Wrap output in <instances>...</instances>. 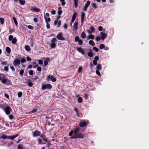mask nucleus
Returning <instances> with one entry per match:
<instances>
[{
    "label": "nucleus",
    "mask_w": 149,
    "mask_h": 149,
    "mask_svg": "<svg viewBox=\"0 0 149 149\" xmlns=\"http://www.w3.org/2000/svg\"><path fill=\"white\" fill-rule=\"evenodd\" d=\"M1 81V83L7 86L11 85L12 83L11 80L6 78V75L3 74H0V81Z\"/></svg>",
    "instance_id": "f257e3e1"
},
{
    "label": "nucleus",
    "mask_w": 149,
    "mask_h": 149,
    "mask_svg": "<svg viewBox=\"0 0 149 149\" xmlns=\"http://www.w3.org/2000/svg\"><path fill=\"white\" fill-rule=\"evenodd\" d=\"M84 135L80 133H78L70 137V139H76L77 138L83 139L84 138Z\"/></svg>",
    "instance_id": "f03ea898"
},
{
    "label": "nucleus",
    "mask_w": 149,
    "mask_h": 149,
    "mask_svg": "<svg viewBox=\"0 0 149 149\" xmlns=\"http://www.w3.org/2000/svg\"><path fill=\"white\" fill-rule=\"evenodd\" d=\"M57 40L55 38H52L51 40V43L50 45L51 48H55L56 47Z\"/></svg>",
    "instance_id": "7ed1b4c3"
},
{
    "label": "nucleus",
    "mask_w": 149,
    "mask_h": 149,
    "mask_svg": "<svg viewBox=\"0 0 149 149\" xmlns=\"http://www.w3.org/2000/svg\"><path fill=\"white\" fill-rule=\"evenodd\" d=\"M52 88V86L50 84H45L42 85L41 89L42 90L45 89H51Z\"/></svg>",
    "instance_id": "20e7f679"
},
{
    "label": "nucleus",
    "mask_w": 149,
    "mask_h": 149,
    "mask_svg": "<svg viewBox=\"0 0 149 149\" xmlns=\"http://www.w3.org/2000/svg\"><path fill=\"white\" fill-rule=\"evenodd\" d=\"M88 121L87 120V121H85V120H81L79 124V126L81 127H84L86 126L87 124L88 123Z\"/></svg>",
    "instance_id": "39448f33"
},
{
    "label": "nucleus",
    "mask_w": 149,
    "mask_h": 149,
    "mask_svg": "<svg viewBox=\"0 0 149 149\" xmlns=\"http://www.w3.org/2000/svg\"><path fill=\"white\" fill-rule=\"evenodd\" d=\"M46 80L48 81L51 80L53 82H55L56 81V79L54 76L49 75L47 76L46 78Z\"/></svg>",
    "instance_id": "423d86ee"
},
{
    "label": "nucleus",
    "mask_w": 149,
    "mask_h": 149,
    "mask_svg": "<svg viewBox=\"0 0 149 149\" xmlns=\"http://www.w3.org/2000/svg\"><path fill=\"white\" fill-rule=\"evenodd\" d=\"M4 110L7 115H9L10 114V112L12 111V109L10 107L7 106L5 108Z\"/></svg>",
    "instance_id": "0eeeda50"
},
{
    "label": "nucleus",
    "mask_w": 149,
    "mask_h": 149,
    "mask_svg": "<svg viewBox=\"0 0 149 149\" xmlns=\"http://www.w3.org/2000/svg\"><path fill=\"white\" fill-rule=\"evenodd\" d=\"M56 38L58 40H65V38L63 36V34L61 32H59L57 35Z\"/></svg>",
    "instance_id": "6e6552de"
},
{
    "label": "nucleus",
    "mask_w": 149,
    "mask_h": 149,
    "mask_svg": "<svg viewBox=\"0 0 149 149\" xmlns=\"http://www.w3.org/2000/svg\"><path fill=\"white\" fill-rule=\"evenodd\" d=\"M41 132H40L37 130H35L33 133V137H36L40 136Z\"/></svg>",
    "instance_id": "1a4fd4ad"
},
{
    "label": "nucleus",
    "mask_w": 149,
    "mask_h": 149,
    "mask_svg": "<svg viewBox=\"0 0 149 149\" xmlns=\"http://www.w3.org/2000/svg\"><path fill=\"white\" fill-rule=\"evenodd\" d=\"M20 60L17 59L14 60L13 62V65L15 67H16L20 65Z\"/></svg>",
    "instance_id": "9d476101"
},
{
    "label": "nucleus",
    "mask_w": 149,
    "mask_h": 149,
    "mask_svg": "<svg viewBox=\"0 0 149 149\" xmlns=\"http://www.w3.org/2000/svg\"><path fill=\"white\" fill-rule=\"evenodd\" d=\"M100 34L101 35V39L102 40H104L107 36V34L103 32H100Z\"/></svg>",
    "instance_id": "9b49d317"
},
{
    "label": "nucleus",
    "mask_w": 149,
    "mask_h": 149,
    "mask_svg": "<svg viewBox=\"0 0 149 149\" xmlns=\"http://www.w3.org/2000/svg\"><path fill=\"white\" fill-rule=\"evenodd\" d=\"M77 50L78 52L81 53L82 54L84 55L85 54L84 51L83 49L81 47H77Z\"/></svg>",
    "instance_id": "f8f14e48"
},
{
    "label": "nucleus",
    "mask_w": 149,
    "mask_h": 149,
    "mask_svg": "<svg viewBox=\"0 0 149 149\" xmlns=\"http://www.w3.org/2000/svg\"><path fill=\"white\" fill-rule=\"evenodd\" d=\"M85 15V14L84 12H82L81 14V24H83L84 21Z\"/></svg>",
    "instance_id": "ddd939ff"
},
{
    "label": "nucleus",
    "mask_w": 149,
    "mask_h": 149,
    "mask_svg": "<svg viewBox=\"0 0 149 149\" xmlns=\"http://www.w3.org/2000/svg\"><path fill=\"white\" fill-rule=\"evenodd\" d=\"M90 29L91 31L89 30H87V31L88 33L89 34H91L95 30V29L94 27L91 26L90 27Z\"/></svg>",
    "instance_id": "4468645a"
},
{
    "label": "nucleus",
    "mask_w": 149,
    "mask_h": 149,
    "mask_svg": "<svg viewBox=\"0 0 149 149\" xmlns=\"http://www.w3.org/2000/svg\"><path fill=\"white\" fill-rule=\"evenodd\" d=\"M18 135L19 134H17L16 135L10 136H8V139H10L11 140H13L15 138L17 137Z\"/></svg>",
    "instance_id": "2eb2a0df"
},
{
    "label": "nucleus",
    "mask_w": 149,
    "mask_h": 149,
    "mask_svg": "<svg viewBox=\"0 0 149 149\" xmlns=\"http://www.w3.org/2000/svg\"><path fill=\"white\" fill-rule=\"evenodd\" d=\"M30 10L32 11H34L35 12H39L40 11V10L38 8L34 7L31 8Z\"/></svg>",
    "instance_id": "dca6fc26"
},
{
    "label": "nucleus",
    "mask_w": 149,
    "mask_h": 149,
    "mask_svg": "<svg viewBox=\"0 0 149 149\" xmlns=\"http://www.w3.org/2000/svg\"><path fill=\"white\" fill-rule=\"evenodd\" d=\"M50 59V58H47L44 61V64L45 66H46L48 65V62Z\"/></svg>",
    "instance_id": "f3484780"
},
{
    "label": "nucleus",
    "mask_w": 149,
    "mask_h": 149,
    "mask_svg": "<svg viewBox=\"0 0 149 149\" xmlns=\"http://www.w3.org/2000/svg\"><path fill=\"white\" fill-rule=\"evenodd\" d=\"M80 130V128L79 127H78L75 129L73 130V132L74 135H75L77 133H79Z\"/></svg>",
    "instance_id": "a211bd4d"
},
{
    "label": "nucleus",
    "mask_w": 149,
    "mask_h": 149,
    "mask_svg": "<svg viewBox=\"0 0 149 149\" xmlns=\"http://www.w3.org/2000/svg\"><path fill=\"white\" fill-rule=\"evenodd\" d=\"M95 38V36L94 35H93L90 34L89 35L87 38V40H88L90 39H91V40H93Z\"/></svg>",
    "instance_id": "6ab92c4d"
},
{
    "label": "nucleus",
    "mask_w": 149,
    "mask_h": 149,
    "mask_svg": "<svg viewBox=\"0 0 149 149\" xmlns=\"http://www.w3.org/2000/svg\"><path fill=\"white\" fill-rule=\"evenodd\" d=\"M40 137L43 140L46 142H48V140L46 138V136H44L43 135H40Z\"/></svg>",
    "instance_id": "aec40b11"
},
{
    "label": "nucleus",
    "mask_w": 149,
    "mask_h": 149,
    "mask_svg": "<svg viewBox=\"0 0 149 149\" xmlns=\"http://www.w3.org/2000/svg\"><path fill=\"white\" fill-rule=\"evenodd\" d=\"M62 8L61 7H59L58 8V15H61L62 13V11L61 10Z\"/></svg>",
    "instance_id": "412c9836"
},
{
    "label": "nucleus",
    "mask_w": 149,
    "mask_h": 149,
    "mask_svg": "<svg viewBox=\"0 0 149 149\" xmlns=\"http://www.w3.org/2000/svg\"><path fill=\"white\" fill-rule=\"evenodd\" d=\"M27 82L28 85L30 87L32 86L33 85V84L31 82V80L30 79H27Z\"/></svg>",
    "instance_id": "4be33fe9"
},
{
    "label": "nucleus",
    "mask_w": 149,
    "mask_h": 149,
    "mask_svg": "<svg viewBox=\"0 0 149 149\" xmlns=\"http://www.w3.org/2000/svg\"><path fill=\"white\" fill-rule=\"evenodd\" d=\"M78 22H75L74 24L73 28L74 30H77L78 29Z\"/></svg>",
    "instance_id": "5701e85b"
},
{
    "label": "nucleus",
    "mask_w": 149,
    "mask_h": 149,
    "mask_svg": "<svg viewBox=\"0 0 149 149\" xmlns=\"http://www.w3.org/2000/svg\"><path fill=\"white\" fill-rule=\"evenodd\" d=\"M44 18L45 19L46 23H48L50 21L51 19L50 18H47L46 16L44 15Z\"/></svg>",
    "instance_id": "b1692460"
},
{
    "label": "nucleus",
    "mask_w": 149,
    "mask_h": 149,
    "mask_svg": "<svg viewBox=\"0 0 149 149\" xmlns=\"http://www.w3.org/2000/svg\"><path fill=\"white\" fill-rule=\"evenodd\" d=\"M25 49L26 51L29 52L31 50V48L28 45H26L25 46Z\"/></svg>",
    "instance_id": "393cba45"
},
{
    "label": "nucleus",
    "mask_w": 149,
    "mask_h": 149,
    "mask_svg": "<svg viewBox=\"0 0 149 149\" xmlns=\"http://www.w3.org/2000/svg\"><path fill=\"white\" fill-rule=\"evenodd\" d=\"M96 69L97 70H100L102 69V66L100 64H98L97 65Z\"/></svg>",
    "instance_id": "a878e982"
},
{
    "label": "nucleus",
    "mask_w": 149,
    "mask_h": 149,
    "mask_svg": "<svg viewBox=\"0 0 149 149\" xmlns=\"http://www.w3.org/2000/svg\"><path fill=\"white\" fill-rule=\"evenodd\" d=\"M91 1H88L85 4L84 6L86 8H88L90 4Z\"/></svg>",
    "instance_id": "bb28decb"
},
{
    "label": "nucleus",
    "mask_w": 149,
    "mask_h": 149,
    "mask_svg": "<svg viewBox=\"0 0 149 149\" xmlns=\"http://www.w3.org/2000/svg\"><path fill=\"white\" fill-rule=\"evenodd\" d=\"M33 68H35L38 66V64L36 62H33Z\"/></svg>",
    "instance_id": "cd10ccee"
},
{
    "label": "nucleus",
    "mask_w": 149,
    "mask_h": 149,
    "mask_svg": "<svg viewBox=\"0 0 149 149\" xmlns=\"http://www.w3.org/2000/svg\"><path fill=\"white\" fill-rule=\"evenodd\" d=\"M0 138L4 139H8V136L5 135H2L0 137Z\"/></svg>",
    "instance_id": "c85d7f7f"
},
{
    "label": "nucleus",
    "mask_w": 149,
    "mask_h": 149,
    "mask_svg": "<svg viewBox=\"0 0 149 149\" xmlns=\"http://www.w3.org/2000/svg\"><path fill=\"white\" fill-rule=\"evenodd\" d=\"M6 51L8 54H10L11 52L10 48L8 47H7L6 49Z\"/></svg>",
    "instance_id": "c756f323"
},
{
    "label": "nucleus",
    "mask_w": 149,
    "mask_h": 149,
    "mask_svg": "<svg viewBox=\"0 0 149 149\" xmlns=\"http://www.w3.org/2000/svg\"><path fill=\"white\" fill-rule=\"evenodd\" d=\"M74 111L76 112L77 115L79 117L80 115L78 109L76 107H75L74 108Z\"/></svg>",
    "instance_id": "7c9ffc66"
},
{
    "label": "nucleus",
    "mask_w": 149,
    "mask_h": 149,
    "mask_svg": "<svg viewBox=\"0 0 149 149\" xmlns=\"http://www.w3.org/2000/svg\"><path fill=\"white\" fill-rule=\"evenodd\" d=\"M13 18L15 24L16 26H17L18 25V22L16 18L15 17H13Z\"/></svg>",
    "instance_id": "2f4dec72"
},
{
    "label": "nucleus",
    "mask_w": 149,
    "mask_h": 149,
    "mask_svg": "<svg viewBox=\"0 0 149 149\" xmlns=\"http://www.w3.org/2000/svg\"><path fill=\"white\" fill-rule=\"evenodd\" d=\"M89 44L90 45H91L92 46H94L95 45V43L92 40H90V41H89Z\"/></svg>",
    "instance_id": "473e14b6"
},
{
    "label": "nucleus",
    "mask_w": 149,
    "mask_h": 149,
    "mask_svg": "<svg viewBox=\"0 0 149 149\" xmlns=\"http://www.w3.org/2000/svg\"><path fill=\"white\" fill-rule=\"evenodd\" d=\"M4 19L3 17L0 18V22L2 24H3L4 23Z\"/></svg>",
    "instance_id": "72a5a7b5"
},
{
    "label": "nucleus",
    "mask_w": 149,
    "mask_h": 149,
    "mask_svg": "<svg viewBox=\"0 0 149 149\" xmlns=\"http://www.w3.org/2000/svg\"><path fill=\"white\" fill-rule=\"evenodd\" d=\"M81 36L82 38H86V35L84 31L82 32L81 33Z\"/></svg>",
    "instance_id": "f704fd0d"
},
{
    "label": "nucleus",
    "mask_w": 149,
    "mask_h": 149,
    "mask_svg": "<svg viewBox=\"0 0 149 149\" xmlns=\"http://www.w3.org/2000/svg\"><path fill=\"white\" fill-rule=\"evenodd\" d=\"M12 41V43L13 44H15L17 41V39L16 38H13Z\"/></svg>",
    "instance_id": "c9c22d12"
},
{
    "label": "nucleus",
    "mask_w": 149,
    "mask_h": 149,
    "mask_svg": "<svg viewBox=\"0 0 149 149\" xmlns=\"http://www.w3.org/2000/svg\"><path fill=\"white\" fill-rule=\"evenodd\" d=\"M25 1L24 0H19V3L21 5H23L25 3Z\"/></svg>",
    "instance_id": "e433bc0d"
},
{
    "label": "nucleus",
    "mask_w": 149,
    "mask_h": 149,
    "mask_svg": "<svg viewBox=\"0 0 149 149\" xmlns=\"http://www.w3.org/2000/svg\"><path fill=\"white\" fill-rule=\"evenodd\" d=\"M17 149H23V146L22 144H19L17 147Z\"/></svg>",
    "instance_id": "4c0bfd02"
},
{
    "label": "nucleus",
    "mask_w": 149,
    "mask_h": 149,
    "mask_svg": "<svg viewBox=\"0 0 149 149\" xmlns=\"http://www.w3.org/2000/svg\"><path fill=\"white\" fill-rule=\"evenodd\" d=\"M77 101L79 103H81L82 102L83 100L81 97H80L78 98Z\"/></svg>",
    "instance_id": "58836bf2"
},
{
    "label": "nucleus",
    "mask_w": 149,
    "mask_h": 149,
    "mask_svg": "<svg viewBox=\"0 0 149 149\" xmlns=\"http://www.w3.org/2000/svg\"><path fill=\"white\" fill-rule=\"evenodd\" d=\"M92 6L93 8L95 9H96L97 8V6L96 4L95 3H93L92 4Z\"/></svg>",
    "instance_id": "ea45409f"
},
{
    "label": "nucleus",
    "mask_w": 149,
    "mask_h": 149,
    "mask_svg": "<svg viewBox=\"0 0 149 149\" xmlns=\"http://www.w3.org/2000/svg\"><path fill=\"white\" fill-rule=\"evenodd\" d=\"M105 45L103 44H101L99 46V48L100 49H102L104 48Z\"/></svg>",
    "instance_id": "a19ab883"
},
{
    "label": "nucleus",
    "mask_w": 149,
    "mask_h": 149,
    "mask_svg": "<svg viewBox=\"0 0 149 149\" xmlns=\"http://www.w3.org/2000/svg\"><path fill=\"white\" fill-rule=\"evenodd\" d=\"M13 38V36L12 35H10L9 36L8 40L9 41H11Z\"/></svg>",
    "instance_id": "79ce46f5"
},
{
    "label": "nucleus",
    "mask_w": 149,
    "mask_h": 149,
    "mask_svg": "<svg viewBox=\"0 0 149 149\" xmlns=\"http://www.w3.org/2000/svg\"><path fill=\"white\" fill-rule=\"evenodd\" d=\"M88 55L90 57H93V54L91 52L88 53Z\"/></svg>",
    "instance_id": "37998d69"
},
{
    "label": "nucleus",
    "mask_w": 149,
    "mask_h": 149,
    "mask_svg": "<svg viewBox=\"0 0 149 149\" xmlns=\"http://www.w3.org/2000/svg\"><path fill=\"white\" fill-rule=\"evenodd\" d=\"M77 13H75L73 14V15L72 18L75 19V18H76V17L77 16Z\"/></svg>",
    "instance_id": "c03bdc74"
},
{
    "label": "nucleus",
    "mask_w": 149,
    "mask_h": 149,
    "mask_svg": "<svg viewBox=\"0 0 149 149\" xmlns=\"http://www.w3.org/2000/svg\"><path fill=\"white\" fill-rule=\"evenodd\" d=\"M38 110L36 109H33L31 112V113H33L37 111Z\"/></svg>",
    "instance_id": "a18cd8bd"
},
{
    "label": "nucleus",
    "mask_w": 149,
    "mask_h": 149,
    "mask_svg": "<svg viewBox=\"0 0 149 149\" xmlns=\"http://www.w3.org/2000/svg\"><path fill=\"white\" fill-rule=\"evenodd\" d=\"M35 61H38L39 64L40 65H42L43 64V61L41 60H40L38 61V60H36Z\"/></svg>",
    "instance_id": "49530a36"
},
{
    "label": "nucleus",
    "mask_w": 149,
    "mask_h": 149,
    "mask_svg": "<svg viewBox=\"0 0 149 149\" xmlns=\"http://www.w3.org/2000/svg\"><path fill=\"white\" fill-rule=\"evenodd\" d=\"M79 40V36H77L75 38V42H78Z\"/></svg>",
    "instance_id": "de8ad7c7"
},
{
    "label": "nucleus",
    "mask_w": 149,
    "mask_h": 149,
    "mask_svg": "<svg viewBox=\"0 0 149 149\" xmlns=\"http://www.w3.org/2000/svg\"><path fill=\"white\" fill-rule=\"evenodd\" d=\"M22 95V92H20L18 93V96L19 97H21Z\"/></svg>",
    "instance_id": "09e8293b"
},
{
    "label": "nucleus",
    "mask_w": 149,
    "mask_h": 149,
    "mask_svg": "<svg viewBox=\"0 0 149 149\" xmlns=\"http://www.w3.org/2000/svg\"><path fill=\"white\" fill-rule=\"evenodd\" d=\"M24 73V70H21L19 72V74L21 76H22Z\"/></svg>",
    "instance_id": "8fccbe9b"
},
{
    "label": "nucleus",
    "mask_w": 149,
    "mask_h": 149,
    "mask_svg": "<svg viewBox=\"0 0 149 149\" xmlns=\"http://www.w3.org/2000/svg\"><path fill=\"white\" fill-rule=\"evenodd\" d=\"M101 39V38H100L99 36H97L96 37L95 40L97 41H99Z\"/></svg>",
    "instance_id": "3c124183"
},
{
    "label": "nucleus",
    "mask_w": 149,
    "mask_h": 149,
    "mask_svg": "<svg viewBox=\"0 0 149 149\" xmlns=\"http://www.w3.org/2000/svg\"><path fill=\"white\" fill-rule=\"evenodd\" d=\"M78 42L79 45H81L83 43V42L82 40H79Z\"/></svg>",
    "instance_id": "603ef678"
},
{
    "label": "nucleus",
    "mask_w": 149,
    "mask_h": 149,
    "mask_svg": "<svg viewBox=\"0 0 149 149\" xmlns=\"http://www.w3.org/2000/svg\"><path fill=\"white\" fill-rule=\"evenodd\" d=\"M73 130H71L69 133V136H72V135L73 134Z\"/></svg>",
    "instance_id": "864d4df0"
},
{
    "label": "nucleus",
    "mask_w": 149,
    "mask_h": 149,
    "mask_svg": "<svg viewBox=\"0 0 149 149\" xmlns=\"http://www.w3.org/2000/svg\"><path fill=\"white\" fill-rule=\"evenodd\" d=\"M82 67L81 66L79 67L78 69V72L80 73L82 71Z\"/></svg>",
    "instance_id": "5fc2aeb1"
},
{
    "label": "nucleus",
    "mask_w": 149,
    "mask_h": 149,
    "mask_svg": "<svg viewBox=\"0 0 149 149\" xmlns=\"http://www.w3.org/2000/svg\"><path fill=\"white\" fill-rule=\"evenodd\" d=\"M4 70L6 72H8L9 70V68H8V66H5L4 67Z\"/></svg>",
    "instance_id": "6e6d98bb"
},
{
    "label": "nucleus",
    "mask_w": 149,
    "mask_h": 149,
    "mask_svg": "<svg viewBox=\"0 0 149 149\" xmlns=\"http://www.w3.org/2000/svg\"><path fill=\"white\" fill-rule=\"evenodd\" d=\"M93 49L96 52H98L99 51V49L95 47H93Z\"/></svg>",
    "instance_id": "4d7b16f0"
},
{
    "label": "nucleus",
    "mask_w": 149,
    "mask_h": 149,
    "mask_svg": "<svg viewBox=\"0 0 149 149\" xmlns=\"http://www.w3.org/2000/svg\"><path fill=\"white\" fill-rule=\"evenodd\" d=\"M28 29H33L34 28V27L33 26L30 25L28 26Z\"/></svg>",
    "instance_id": "13d9d810"
},
{
    "label": "nucleus",
    "mask_w": 149,
    "mask_h": 149,
    "mask_svg": "<svg viewBox=\"0 0 149 149\" xmlns=\"http://www.w3.org/2000/svg\"><path fill=\"white\" fill-rule=\"evenodd\" d=\"M37 70L39 72H41L42 70V68L38 66L37 67Z\"/></svg>",
    "instance_id": "bf43d9fd"
},
{
    "label": "nucleus",
    "mask_w": 149,
    "mask_h": 149,
    "mask_svg": "<svg viewBox=\"0 0 149 149\" xmlns=\"http://www.w3.org/2000/svg\"><path fill=\"white\" fill-rule=\"evenodd\" d=\"M96 74L99 76H100V73L99 70H96L95 71Z\"/></svg>",
    "instance_id": "052dcab7"
},
{
    "label": "nucleus",
    "mask_w": 149,
    "mask_h": 149,
    "mask_svg": "<svg viewBox=\"0 0 149 149\" xmlns=\"http://www.w3.org/2000/svg\"><path fill=\"white\" fill-rule=\"evenodd\" d=\"M9 118L10 120L13 119L14 118V117L13 116V115H9Z\"/></svg>",
    "instance_id": "680f3d73"
},
{
    "label": "nucleus",
    "mask_w": 149,
    "mask_h": 149,
    "mask_svg": "<svg viewBox=\"0 0 149 149\" xmlns=\"http://www.w3.org/2000/svg\"><path fill=\"white\" fill-rule=\"evenodd\" d=\"M51 14L53 15H54L56 13V11L54 10H52L51 11Z\"/></svg>",
    "instance_id": "e2e57ef3"
},
{
    "label": "nucleus",
    "mask_w": 149,
    "mask_h": 149,
    "mask_svg": "<svg viewBox=\"0 0 149 149\" xmlns=\"http://www.w3.org/2000/svg\"><path fill=\"white\" fill-rule=\"evenodd\" d=\"M4 96H5V97L7 99H9V96L7 94L5 93L4 94Z\"/></svg>",
    "instance_id": "0e129e2a"
},
{
    "label": "nucleus",
    "mask_w": 149,
    "mask_h": 149,
    "mask_svg": "<svg viewBox=\"0 0 149 149\" xmlns=\"http://www.w3.org/2000/svg\"><path fill=\"white\" fill-rule=\"evenodd\" d=\"M94 60H95L96 61H98L99 60V57L98 56H96L94 57Z\"/></svg>",
    "instance_id": "69168bd1"
},
{
    "label": "nucleus",
    "mask_w": 149,
    "mask_h": 149,
    "mask_svg": "<svg viewBox=\"0 0 149 149\" xmlns=\"http://www.w3.org/2000/svg\"><path fill=\"white\" fill-rule=\"evenodd\" d=\"M42 141V140L40 139H38V141L39 144H41Z\"/></svg>",
    "instance_id": "338daca9"
},
{
    "label": "nucleus",
    "mask_w": 149,
    "mask_h": 149,
    "mask_svg": "<svg viewBox=\"0 0 149 149\" xmlns=\"http://www.w3.org/2000/svg\"><path fill=\"white\" fill-rule=\"evenodd\" d=\"M58 25H57V27H59L61 25V21H59L58 22Z\"/></svg>",
    "instance_id": "774afa93"
}]
</instances>
